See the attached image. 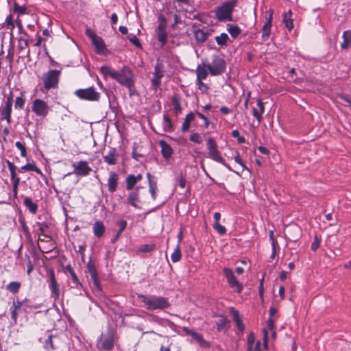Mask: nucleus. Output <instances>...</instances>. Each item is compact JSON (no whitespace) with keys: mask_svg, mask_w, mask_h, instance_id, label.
Here are the masks:
<instances>
[{"mask_svg":"<svg viewBox=\"0 0 351 351\" xmlns=\"http://www.w3.org/2000/svg\"><path fill=\"white\" fill-rule=\"evenodd\" d=\"M138 297L146 305V308L149 311L163 310L170 306L167 298L142 294L138 295Z\"/></svg>","mask_w":351,"mask_h":351,"instance_id":"1","label":"nucleus"},{"mask_svg":"<svg viewBox=\"0 0 351 351\" xmlns=\"http://www.w3.org/2000/svg\"><path fill=\"white\" fill-rule=\"evenodd\" d=\"M237 3V0H231L222 3L215 10V18L220 22L232 21V14Z\"/></svg>","mask_w":351,"mask_h":351,"instance_id":"2","label":"nucleus"},{"mask_svg":"<svg viewBox=\"0 0 351 351\" xmlns=\"http://www.w3.org/2000/svg\"><path fill=\"white\" fill-rule=\"evenodd\" d=\"M60 74L61 70L56 69H51L43 73L42 80L47 90L58 88Z\"/></svg>","mask_w":351,"mask_h":351,"instance_id":"3","label":"nucleus"},{"mask_svg":"<svg viewBox=\"0 0 351 351\" xmlns=\"http://www.w3.org/2000/svg\"><path fill=\"white\" fill-rule=\"evenodd\" d=\"M207 149L208 151V157L212 160L219 162L226 167L228 169H231L230 166L228 165L224 159L221 157L220 152L218 150V146L216 141L213 138H209L207 140Z\"/></svg>","mask_w":351,"mask_h":351,"instance_id":"4","label":"nucleus"},{"mask_svg":"<svg viewBox=\"0 0 351 351\" xmlns=\"http://www.w3.org/2000/svg\"><path fill=\"white\" fill-rule=\"evenodd\" d=\"M206 66L211 75H221L226 70L225 60L218 56H215L211 63H206Z\"/></svg>","mask_w":351,"mask_h":351,"instance_id":"5","label":"nucleus"},{"mask_svg":"<svg viewBox=\"0 0 351 351\" xmlns=\"http://www.w3.org/2000/svg\"><path fill=\"white\" fill-rule=\"evenodd\" d=\"M114 347V336L112 332L108 330L101 333L97 343V348L100 350L110 351Z\"/></svg>","mask_w":351,"mask_h":351,"instance_id":"6","label":"nucleus"},{"mask_svg":"<svg viewBox=\"0 0 351 351\" xmlns=\"http://www.w3.org/2000/svg\"><path fill=\"white\" fill-rule=\"evenodd\" d=\"M75 95L83 100L99 101L100 93L96 91L93 86L87 88L77 89L74 93Z\"/></svg>","mask_w":351,"mask_h":351,"instance_id":"7","label":"nucleus"},{"mask_svg":"<svg viewBox=\"0 0 351 351\" xmlns=\"http://www.w3.org/2000/svg\"><path fill=\"white\" fill-rule=\"evenodd\" d=\"M121 84L127 86L129 89L133 87L132 73L128 67H123L119 73L117 80Z\"/></svg>","mask_w":351,"mask_h":351,"instance_id":"8","label":"nucleus"},{"mask_svg":"<svg viewBox=\"0 0 351 351\" xmlns=\"http://www.w3.org/2000/svg\"><path fill=\"white\" fill-rule=\"evenodd\" d=\"M32 110L37 116L46 117L49 111V107L45 101L36 99L32 102Z\"/></svg>","mask_w":351,"mask_h":351,"instance_id":"9","label":"nucleus"},{"mask_svg":"<svg viewBox=\"0 0 351 351\" xmlns=\"http://www.w3.org/2000/svg\"><path fill=\"white\" fill-rule=\"evenodd\" d=\"M223 274L227 279L228 283L229 285L235 289V291L237 293H241L243 289L242 285L237 280L235 276L233 274V271L231 269L228 267H224L223 269Z\"/></svg>","mask_w":351,"mask_h":351,"instance_id":"10","label":"nucleus"},{"mask_svg":"<svg viewBox=\"0 0 351 351\" xmlns=\"http://www.w3.org/2000/svg\"><path fill=\"white\" fill-rule=\"evenodd\" d=\"M74 168L73 173L77 176H86L92 171V169L88 166L86 161L81 160L72 165Z\"/></svg>","mask_w":351,"mask_h":351,"instance_id":"11","label":"nucleus"},{"mask_svg":"<svg viewBox=\"0 0 351 351\" xmlns=\"http://www.w3.org/2000/svg\"><path fill=\"white\" fill-rule=\"evenodd\" d=\"M87 271L90 275V278L93 282V288L95 290L100 291L101 287L99 280L97 276V272L95 264L92 261H89L86 265Z\"/></svg>","mask_w":351,"mask_h":351,"instance_id":"12","label":"nucleus"},{"mask_svg":"<svg viewBox=\"0 0 351 351\" xmlns=\"http://www.w3.org/2000/svg\"><path fill=\"white\" fill-rule=\"evenodd\" d=\"M162 64L160 63H157L154 68V77L152 80V86L155 89L160 84V79L163 76L164 71H163Z\"/></svg>","mask_w":351,"mask_h":351,"instance_id":"13","label":"nucleus"},{"mask_svg":"<svg viewBox=\"0 0 351 351\" xmlns=\"http://www.w3.org/2000/svg\"><path fill=\"white\" fill-rule=\"evenodd\" d=\"M49 273V286L52 292L55 295L56 297H58L60 295L59 291V285L56 281L55 273L53 269H50L48 271Z\"/></svg>","mask_w":351,"mask_h":351,"instance_id":"14","label":"nucleus"},{"mask_svg":"<svg viewBox=\"0 0 351 351\" xmlns=\"http://www.w3.org/2000/svg\"><path fill=\"white\" fill-rule=\"evenodd\" d=\"M269 14L268 17L267 18V21L265 23L263 27V35L262 37L263 40L268 39L270 33H271V21H272V16L274 11L272 10H270Z\"/></svg>","mask_w":351,"mask_h":351,"instance_id":"15","label":"nucleus"},{"mask_svg":"<svg viewBox=\"0 0 351 351\" xmlns=\"http://www.w3.org/2000/svg\"><path fill=\"white\" fill-rule=\"evenodd\" d=\"M119 176L114 171L110 172L109 178L108 179V191L110 193H114L117 190L118 185Z\"/></svg>","mask_w":351,"mask_h":351,"instance_id":"16","label":"nucleus"},{"mask_svg":"<svg viewBox=\"0 0 351 351\" xmlns=\"http://www.w3.org/2000/svg\"><path fill=\"white\" fill-rule=\"evenodd\" d=\"M192 29L195 39L197 43H203L207 40L208 36V33L205 32L202 29L197 28V27L195 25H193Z\"/></svg>","mask_w":351,"mask_h":351,"instance_id":"17","label":"nucleus"},{"mask_svg":"<svg viewBox=\"0 0 351 351\" xmlns=\"http://www.w3.org/2000/svg\"><path fill=\"white\" fill-rule=\"evenodd\" d=\"M141 187H136L134 191H132L128 197V203L134 208H138V202H139V189Z\"/></svg>","mask_w":351,"mask_h":351,"instance_id":"18","label":"nucleus"},{"mask_svg":"<svg viewBox=\"0 0 351 351\" xmlns=\"http://www.w3.org/2000/svg\"><path fill=\"white\" fill-rule=\"evenodd\" d=\"M159 145L161 148V153L164 158L168 160L171 158L173 154V149L169 144L165 141H160Z\"/></svg>","mask_w":351,"mask_h":351,"instance_id":"19","label":"nucleus"},{"mask_svg":"<svg viewBox=\"0 0 351 351\" xmlns=\"http://www.w3.org/2000/svg\"><path fill=\"white\" fill-rule=\"evenodd\" d=\"M11 112H12V105H10V100L6 101L5 106L2 108L1 115L2 119L7 121L8 123H11Z\"/></svg>","mask_w":351,"mask_h":351,"instance_id":"20","label":"nucleus"},{"mask_svg":"<svg viewBox=\"0 0 351 351\" xmlns=\"http://www.w3.org/2000/svg\"><path fill=\"white\" fill-rule=\"evenodd\" d=\"M207 66L203 62L202 64H198L196 69L197 80H205L208 76Z\"/></svg>","mask_w":351,"mask_h":351,"instance_id":"21","label":"nucleus"},{"mask_svg":"<svg viewBox=\"0 0 351 351\" xmlns=\"http://www.w3.org/2000/svg\"><path fill=\"white\" fill-rule=\"evenodd\" d=\"M265 111L264 104L261 100L258 99L257 101V107L254 108L253 109V115L256 118V119L260 123L262 120V114Z\"/></svg>","mask_w":351,"mask_h":351,"instance_id":"22","label":"nucleus"},{"mask_svg":"<svg viewBox=\"0 0 351 351\" xmlns=\"http://www.w3.org/2000/svg\"><path fill=\"white\" fill-rule=\"evenodd\" d=\"M117 154L116 149L111 148L107 155L104 156L105 162L110 165H113L117 163Z\"/></svg>","mask_w":351,"mask_h":351,"instance_id":"23","label":"nucleus"},{"mask_svg":"<svg viewBox=\"0 0 351 351\" xmlns=\"http://www.w3.org/2000/svg\"><path fill=\"white\" fill-rule=\"evenodd\" d=\"M93 229L94 234L97 237H101L106 230L105 226L101 221H97L95 222Z\"/></svg>","mask_w":351,"mask_h":351,"instance_id":"24","label":"nucleus"},{"mask_svg":"<svg viewBox=\"0 0 351 351\" xmlns=\"http://www.w3.org/2000/svg\"><path fill=\"white\" fill-rule=\"evenodd\" d=\"M92 43L96 49L97 53H103L106 49L104 40L98 36L95 37Z\"/></svg>","mask_w":351,"mask_h":351,"instance_id":"25","label":"nucleus"},{"mask_svg":"<svg viewBox=\"0 0 351 351\" xmlns=\"http://www.w3.org/2000/svg\"><path fill=\"white\" fill-rule=\"evenodd\" d=\"M343 42L341 45V47L343 49H346L351 47V31H345L342 36Z\"/></svg>","mask_w":351,"mask_h":351,"instance_id":"26","label":"nucleus"},{"mask_svg":"<svg viewBox=\"0 0 351 351\" xmlns=\"http://www.w3.org/2000/svg\"><path fill=\"white\" fill-rule=\"evenodd\" d=\"M191 337L201 347L204 348H208L210 347L209 342L204 339L202 335L195 332V333H193V336Z\"/></svg>","mask_w":351,"mask_h":351,"instance_id":"27","label":"nucleus"},{"mask_svg":"<svg viewBox=\"0 0 351 351\" xmlns=\"http://www.w3.org/2000/svg\"><path fill=\"white\" fill-rule=\"evenodd\" d=\"M233 319L236 323L237 327L239 330L243 332L245 330V326L242 322V320L240 317L239 311L234 310L232 311Z\"/></svg>","mask_w":351,"mask_h":351,"instance_id":"28","label":"nucleus"},{"mask_svg":"<svg viewBox=\"0 0 351 351\" xmlns=\"http://www.w3.org/2000/svg\"><path fill=\"white\" fill-rule=\"evenodd\" d=\"M227 30L234 38H237L241 32V29L239 26L232 24L227 25Z\"/></svg>","mask_w":351,"mask_h":351,"instance_id":"29","label":"nucleus"},{"mask_svg":"<svg viewBox=\"0 0 351 351\" xmlns=\"http://www.w3.org/2000/svg\"><path fill=\"white\" fill-rule=\"evenodd\" d=\"M195 119V114L193 112H190L188 114L184 121V123L182 126V131L186 132L190 128V123Z\"/></svg>","mask_w":351,"mask_h":351,"instance_id":"30","label":"nucleus"},{"mask_svg":"<svg viewBox=\"0 0 351 351\" xmlns=\"http://www.w3.org/2000/svg\"><path fill=\"white\" fill-rule=\"evenodd\" d=\"M24 205L29 209L32 213H36L38 210V206L34 203L31 198L26 197L23 202Z\"/></svg>","mask_w":351,"mask_h":351,"instance_id":"31","label":"nucleus"},{"mask_svg":"<svg viewBox=\"0 0 351 351\" xmlns=\"http://www.w3.org/2000/svg\"><path fill=\"white\" fill-rule=\"evenodd\" d=\"M21 302L19 301H14L12 303V305L11 306V314H12V319L14 321V322H16L17 320V311L18 309H20L21 307Z\"/></svg>","mask_w":351,"mask_h":351,"instance_id":"32","label":"nucleus"},{"mask_svg":"<svg viewBox=\"0 0 351 351\" xmlns=\"http://www.w3.org/2000/svg\"><path fill=\"white\" fill-rule=\"evenodd\" d=\"M230 321L226 317L221 316V318L217 322V329L221 331L223 329L229 328Z\"/></svg>","mask_w":351,"mask_h":351,"instance_id":"33","label":"nucleus"},{"mask_svg":"<svg viewBox=\"0 0 351 351\" xmlns=\"http://www.w3.org/2000/svg\"><path fill=\"white\" fill-rule=\"evenodd\" d=\"M180 98L178 95H174L172 98H171V102H172V105L173 106V109L175 110V112L176 114H178L181 112L182 111V108H181V106H180Z\"/></svg>","mask_w":351,"mask_h":351,"instance_id":"34","label":"nucleus"},{"mask_svg":"<svg viewBox=\"0 0 351 351\" xmlns=\"http://www.w3.org/2000/svg\"><path fill=\"white\" fill-rule=\"evenodd\" d=\"M156 245L154 244H144L138 247L137 253H148L151 252L155 249Z\"/></svg>","mask_w":351,"mask_h":351,"instance_id":"35","label":"nucleus"},{"mask_svg":"<svg viewBox=\"0 0 351 351\" xmlns=\"http://www.w3.org/2000/svg\"><path fill=\"white\" fill-rule=\"evenodd\" d=\"M291 15V12L289 11L288 12L285 13L284 15V19L283 22L285 24L286 27L290 31L293 29V21L290 18Z\"/></svg>","mask_w":351,"mask_h":351,"instance_id":"36","label":"nucleus"},{"mask_svg":"<svg viewBox=\"0 0 351 351\" xmlns=\"http://www.w3.org/2000/svg\"><path fill=\"white\" fill-rule=\"evenodd\" d=\"M158 40L160 43L161 47H164L167 41V33L166 31H156Z\"/></svg>","mask_w":351,"mask_h":351,"instance_id":"37","label":"nucleus"},{"mask_svg":"<svg viewBox=\"0 0 351 351\" xmlns=\"http://www.w3.org/2000/svg\"><path fill=\"white\" fill-rule=\"evenodd\" d=\"M21 284L19 282H11L7 285L6 289L9 291L13 293H16L19 291V289L21 288Z\"/></svg>","mask_w":351,"mask_h":351,"instance_id":"38","label":"nucleus"},{"mask_svg":"<svg viewBox=\"0 0 351 351\" xmlns=\"http://www.w3.org/2000/svg\"><path fill=\"white\" fill-rule=\"evenodd\" d=\"M229 37L227 34L222 33L219 36L215 37L217 43L220 46L226 45Z\"/></svg>","mask_w":351,"mask_h":351,"instance_id":"39","label":"nucleus"},{"mask_svg":"<svg viewBox=\"0 0 351 351\" xmlns=\"http://www.w3.org/2000/svg\"><path fill=\"white\" fill-rule=\"evenodd\" d=\"M136 182L135 176L129 175L126 178V189L128 190H132Z\"/></svg>","mask_w":351,"mask_h":351,"instance_id":"40","label":"nucleus"},{"mask_svg":"<svg viewBox=\"0 0 351 351\" xmlns=\"http://www.w3.org/2000/svg\"><path fill=\"white\" fill-rule=\"evenodd\" d=\"M22 170L28 171H35L38 174H42V172L39 168H38L34 164L27 163L21 167Z\"/></svg>","mask_w":351,"mask_h":351,"instance_id":"41","label":"nucleus"},{"mask_svg":"<svg viewBox=\"0 0 351 351\" xmlns=\"http://www.w3.org/2000/svg\"><path fill=\"white\" fill-rule=\"evenodd\" d=\"M159 24L156 31H166L167 26V19L165 16L162 14H160L158 17Z\"/></svg>","mask_w":351,"mask_h":351,"instance_id":"42","label":"nucleus"},{"mask_svg":"<svg viewBox=\"0 0 351 351\" xmlns=\"http://www.w3.org/2000/svg\"><path fill=\"white\" fill-rule=\"evenodd\" d=\"M171 261L173 263H177L179 261L181 258V251H180V247L179 243L178 244L176 248L175 249L173 253L171 254Z\"/></svg>","mask_w":351,"mask_h":351,"instance_id":"43","label":"nucleus"},{"mask_svg":"<svg viewBox=\"0 0 351 351\" xmlns=\"http://www.w3.org/2000/svg\"><path fill=\"white\" fill-rule=\"evenodd\" d=\"M163 120H164V123H163L164 130L166 132L170 131L173 127L171 119L169 118V116L165 114L163 117Z\"/></svg>","mask_w":351,"mask_h":351,"instance_id":"44","label":"nucleus"},{"mask_svg":"<svg viewBox=\"0 0 351 351\" xmlns=\"http://www.w3.org/2000/svg\"><path fill=\"white\" fill-rule=\"evenodd\" d=\"M66 269L68 271V272L70 274V275L71 276L73 281L74 282H75L77 285L82 286V284L80 282L79 279L77 278L72 267L70 265H68L66 266Z\"/></svg>","mask_w":351,"mask_h":351,"instance_id":"45","label":"nucleus"},{"mask_svg":"<svg viewBox=\"0 0 351 351\" xmlns=\"http://www.w3.org/2000/svg\"><path fill=\"white\" fill-rule=\"evenodd\" d=\"M25 99L23 95L16 98L14 107L16 109H23L24 108Z\"/></svg>","mask_w":351,"mask_h":351,"instance_id":"46","label":"nucleus"},{"mask_svg":"<svg viewBox=\"0 0 351 351\" xmlns=\"http://www.w3.org/2000/svg\"><path fill=\"white\" fill-rule=\"evenodd\" d=\"M149 192L152 195L153 199H155L156 197V190H157V184L156 181H150L149 184Z\"/></svg>","mask_w":351,"mask_h":351,"instance_id":"47","label":"nucleus"},{"mask_svg":"<svg viewBox=\"0 0 351 351\" xmlns=\"http://www.w3.org/2000/svg\"><path fill=\"white\" fill-rule=\"evenodd\" d=\"M5 27L8 29H10L11 32L13 31L14 28L13 19L11 14L7 16L5 19Z\"/></svg>","mask_w":351,"mask_h":351,"instance_id":"48","label":"nucleus"},{"mask_svg":"<svg viewBox=\"0 0 351 351\" xmlns=\"http://www.w3.org/2000/svg\"><path fill=\"white\" fill-rule=\"evenodd\" d=\"M213 228L220 234H224L226 232V228L219 223H214Z\"/></svg>","mask_w":351,"mask_h":351,"instance_id":"49","label":"nucleus"},{"mask_svg":"<svg viewBox=\"0 0 351 351\" xmlns=\"http://www.w3.org/2000/svg\"><path fill=\"white\" fill-rule=\"evenodd\" d=\"M14 11L20 14H24L26 13L27 9L25 6H21L17 3H14Z\"/></svg>","mask_w":351,"mask_h":351,"instance_id":"50","label":"nucleus"},{"mask_svg":"<svg viewBox=\"0 0 351 351\" xmlns=\"http://www.w3.org/2000/svg\"><path fill=\"white\" fill-rule=\"evenodd\" d=\"M232 136L234 138H237V141H238L239 143H244L245 142V138L243 136H240L239 132L238 130H233L232 132Z\"/></svg>","mask_w":351,"mask_h":351,"instance_id":"51","label":"nucleus"},{"mask_svg":"<svg viewBox=\"0 0 351 351\" xmlns=\"http://www.w3.org/2000/svg\"><path fill=\"white\" fill-rule=\"evenodd\" d=\"M28 46V41L26 39L20 38L19 40L18 49L19 50L23 51L26 49Z\"/></svg>","mask_w":351,"mask_h":351,"instance_id":"52","label":"nucleus"},{"mask_svg":"<svg viewBox=\"0 0 351 351\" xmlns=\"http://www.w3.org/2000/svg\"><path fill=\"white\" fill-rule=\"evenodd\" d=\"M197 84L198 86V89L202 93H206L208 90V85L204 83L202 80H197Z\"/></svg>","mask_w":351,"mask_h":351,"instance_id":"53","label":"nucleus"},{"mask_svg":"<svg viewBox=\"0 0 351 351\" xmlns=\"http://www.w3.org/2000/svg\"><path fill=\"white\" fill-rule=\"evenodd\" d=\"M127 38L130 41V43L132 44H133L134 45H135L136 47H137L138 48L141 47V44L140 43V40L136 37V36H128Z\"/></svg>","mask_w":351,"mask_h":351,"instance_id":"54","label":"nucleus"},{"mask_svg":"<svg viewBox=\"0 0 351 351\" xmlns=\"http://www.w3.org/2000/svg\"><path fill=\"white\" fill-rule=\"evenodd\" d=\"M8 166L9 167V169L10 171L11 174V179H14V176H16V166L14 165V163L11 162L10 161H7Z\"/></svg>","mask_w":351,"mask_h":351,"instance_id":"55","label":"nucleus"},{"mask_svg":"<svg viewBox=\"0 0 351 351\" xmlns=\"http://www.w3.org/2000/svg\"><path fill=\"white\" fill-rule=\"evenodd\" d=\"M189 139H190L191 141L196 143H202V139H201L200 135L198 133H197V132L193 133L191 135Z\"/></svg>","mask_w":351,"mask_h":351,"instance_id":"56","label":"nucleus"},{"mask_svg":"<svg viewBox=\"0 0 351 351\" xmlns=\"http://www.w3.org/2000/svg\"><path fill=\"white\" fill-rule=\"evenodd\" d=\"M52 337H53V336L51 335H50L45 341V348L47 350H53L54 349V346H53V342H52Z\"/></svg>","mask_w":351,"mask_h":351,"instance_id":"57","label":"nucleus"},{"mask_svg":"<svg viewBox=\"0 0 351 351\" xmlns=\"http://www.w3.org/2000/svg\"><path fill=\"white\" fill-rule=\"evenodd\" d=\"M112 70V68L108 66H102L100 68L101 73L104 75V77H107L109 76L110 71Z\"/></svg>","mask_w":351,"mask_h":351,"instance_id":"58","label":"nucleus"},{"mask_svg":"<svg viewBox=\"0 0 351 351\" xmlns=\"http://www.w3.org/2000/svg\"><path fill=\"white\" fill-rule=\"evenodd\" d=\"M127 221L125 220H120L117 221V225L119 226V233H122L127 227Z\"/></svg>","mask_w":351,"mask_h":351,"instance_id":"59","label":"nucleus"},{"mask_svg":"<svg viewBox=\"0 0 351 351\" xmlns=\"http://www.w3.org/2000/svg\"><path fill=\"white\" fill-rule=\"evenodd\" d=\"M255 338L253 334H250L247 339L248 351H252V346L254 343Z\"/></svg>","mask_w":351,"mask_h":351,"instance_id":"60","label":"nucleus"},{"mask_svg":"<svg viewBox=\"0 0 351 351\" xmlns=\"http://www.w3.org/2000/svg\"><path fill=\"white\" fill-rule=\"evenodd\" d=\"M339 97L344 102L346 106H351V99L348 97L344 95H339Z\"/></svg>","mask_w":351,"mask_h":351,"instance_id":"61","label":"nucleus"},{"mask_svg":"<svg viewBox=\"0 0 351 351\" xmlns=\"http://www.w3.org/2000/svg\"><path fill=\"white\" fill-rule=\"evenodd\" d=\"M320 241L318 239L317 237L315 236L314 239V241L311 244V249L313 251H316L319 247Z\"/></svg>","mask_w":351,"mask_h":351,"instance_id":"62","label":"nucleus"},{"mask_svg":"<svg viewBox=\"0 0 351 351\" xmlns=\"http://www.w3.org/2000/svg\"><path fill=\"white\" fill-rule=\"evenodd\" d=\"M25 261H27V274H29L32 272V271L33 270V265L32 263L31 258H30L29 256H28V255L25 256Z\"/></svg>","mask_w":351,"mask_h":351,"instance_id":"63","label":"nucleus"},{"mask_svg":"<svg viewBox=\"0 0 351 351\" xmlns=\"http://www.w3.org/2000/svg\"><path fill=\"white\" fill-rule=\"evenodd\" d=\"M186 180L182 173L180 174L178 178V184L181 188H184L186 186Z\"/></svg>","mask_w":351,"mask_h":351,"instance_id":"64","label":"nucleus"}]
</instances>
